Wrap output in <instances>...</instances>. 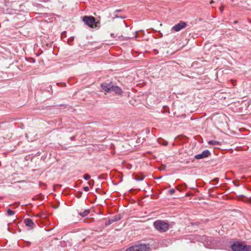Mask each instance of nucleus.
Segmentation results:
<instances>
[{"mask_svg": "<svg viewBox=\"0 0 251 251\" xmlns=\"http://www.w3.org/2000/svg\"><path fill=\"white\" fill-rule=\"evenodd\" d=\"M153 225L156 229L160 232H165L169 229V224L162 220H157L154 222Z\"/></svg>", "mask_w": 251, "mask_h": 251, "instance_id": "obj_1", "label": "nucleus"}, {"mask_svg": "<svg viewBox=\"0 0 251 251\" xmlns=\"http://www.w3.org/2000/svg\"><path fill=\"white\" fill-rule=\"evenodd\" d=\"M82 20L86 25L91 27L94 28L97 26L98 22L96 21L95 18L92 16H84Z\"/></svg>", "mask_w": 251, "mask_h": 251, "instance_id": "obj_2", "label": "nucleus"}, {"mask_svg": "<svg viewBox=\"0 0 251 251\" xmlns=\"http://www.w3.org/2000/svg\"><path fill=\"white\" fill-rule=\"evenodd\" d=\"M149 249L147 245L141 244L132 246L126 251H147Z\"/></svg>", "mask_w": 251, "mask_h": 251, "instance_id": "obj_3", "label": "nucleus"}, {"mask_svg": "<svg viewBox=\"0 0 251 251\" xmlns=\"http://www.w3.org/2000/svg\"><path fill=\"white\" fill-rule=\"evenodd\" d=\"M187 24L184 22H180L175 25L172 27V30L178 32L186 27Z\"/></svg>", "mask_w": 251, "mask_h": 251, "instance_id": "obj_4", "label": "nucleus"}, {"mask_svg": "<svg viewBox=\"0 0 251 251\" xmlns=\"http://www.w3.org/2000/svg\"><path fill=\"white\" fill-rule=\"evenodd\" d=\"M243 245L238 242H234L230 246L233 251H242Z\"/></svg>", "mask_w": 251, "mask_h": 251, "instance_id": "obj_5", "label": "nucleus"}, {"mask_svg": "<svg viewBox=\"0 0 251 251\" xmlns=\"http://www.w3.org/2000/svg\"><path fill=\"white\" fill-rule=\"evenodd\" d=\"M113 83L110 82L108 83H103L101 84L100 86L102 90L106 93H108L111 92Z\"/></svg>", "mask_w": 251, "mask_h": 251, "instance_id": "obj_6", "label": "nucleus"}, {"mask_svg": "<svg viewBox=\"0 0 251 251\" xmlns=\"http://www.w3.org/2000/svg\"><path fill=\"white\" fill-rule=\"evenodd\" d=\"M210 152L209 150L203 151L202 153L195 155L194 157L197 159H201L209 156Z\"/></svg>", "mask_w": 251, "mask_h": 251, "instance_id": "obj_7", "label": "nucleus"}, {"mask_svg": "<svg viewBox=\"0 0 251 251\" xmlns=\"http://www.w3.org/2000/svg\"><path fill=\"white\" fill-rule=\"evenodd\" d=\"M111 89V92H114L116 94L118 95H121L122 94V90L119 87L115 86L113 84Z\"/></svg>", "mask_w": 251, "mask_h": 251, "instance_id": "obj_8", "label": "nucleus"}, {"mask_svg": "<svg viewBox=\"0 0 251 251\" xmlns=\"http://www.w3.org/2000/svg\"><path fill=\"white\" fill-rule=\"evenodd\" d=\"M24 222L25 225L29 227L30 229L33 228L34 223L31 219L26 218L24 220Z\"/></svg>", "mask_w": 251, "mask_h": 251, "instance_id": "obj_9", "label": "nucleus"}, {"mask_svg": "<svg viewBox=\"0 0 251 251\" xmlns=\"http://www.w3.org/2000/svg\"><path fill=\"white\" fill-rule=\"evenodd\" d=\"M209 145H213V146H219L221 144L219 141H215V140H210L208 142Z\"/></svg>", "mask_w": 251, "mask_h": 251, "instance_id": "obj_10", "label": "nucleus"}, {"mask_svg": "<svg viewBox=\"0 0 251 251\" xmlns=\"http://www.w3.org/2000/svg\"><path fill=\"white\" fill-rule=\"evenodd\" d=\"M90 213V211L88 209H86V210H85L83 212H80L79 213V215L81 216V217H86V216H87L88 215V214H89Z\"/></svg>", "mask_w": 251, "mask_h": 251, "instance_id": "obj_11", "label": "nucleus"}, {"mask_svg": "<svg viewBox=\"0 0 251 251\" xmlns=\"http://www.w3.org/2000/svg\"><path fill=\"white\" fill-rule=\"evenodd\" d=\"M144 179V176L143 175H136L135 176V179L136 181H142Z\"/></svg>", "mask_w": 251, "mask_h": 251, "instance_id": "obj_12", "label": "nucleus"}, {"mask_svg": "<svg viewBox=\"0 0 251 251\" xmlns=\"http://www.w3.org/2000/svg\"><path fill=\"white\" fill-rule=\"evenodd\" d=\"M242 251H251V246L243 245Z\"/></svg>", "mask_w": 251, "mask_h": 251, "instance_id": "obj_13", "label": "nucleus"}, {"mask_svg": "<svg viewBox=\"0 0 251 251\" xmlns=\"http://www.w3.org/2000/svg\"><path fill=\"white\" fill-rule=\"evenodd\" d=\"M121 217L120 215H116L114 217H112V219L113 220L114 222H117L121 219Z\"/></svg>", "mask_w": 251, "mask_h": 251, "instance_id": "obj_14", "label": "nucleus"}, {"mask_svg": "<svg viewBox=\"0 0 251 251\" xmlns=\"http://www.w3.org/2000/svg\"><path fill=\"white\" fill-rule=\"evenodd\" d=\"M15 213V211L13 210H12L10 209L7 210V214L8 216H12Z\"/></svg>", "mask_w": 251, "mask_h": 251, "instance_id": "obj_15", "label": "nucleus"}, {"mask_svg": "<svg viewBox=\"0 0 251 251\" xmlns=\"http://www.w3.org/2000/svg\"><path fill=\"white\" fill-rule=\"evenodd\" d=\"M83 178L85 180H88L90 178V176L88 174H85L83 176Z\"/></svg>", "mask_w": 251, "mask_h": 251, "instance_id": "obj_16", "label": "nucleus"}, {"mask_svg": "<svg viewBox=\"0 0 251 251\" xmlns=\"http://www.w3.org/2000/svg\"><path fill=\"white\" fill-rule=\"evenodd\" d=\"M114 222L112 218H111L107 222H106L105 224L106 225H109Z\"/></svg>", "mask_w": 251, "mask_h": 251, "instance_id": "obj_17", "label": "nucleus"}, {"mask_svg": "<svg viewBox=\"0 0 251 251\" xmlns=\"http://www.w3.org/2000/svg\"><path fill=\"white\" fill-rule=\"evenodd\" d=\"M175 192V190L174 189H172L170 190V191H169V193H170V195L174 194Z\"/></svg>", "mask_w": 251, "mask_h": 251, "instance_id": "obj_18", "label": "nucleus"}, {"mask_svg": "<svg viewBox=\"0 0 251 251\" xmlns=\"http://www.w3.org/2000/svg\"><path fill=\"white\" fill-rule=\"evenodd\" d=\"M83 190H84L85 191L87 192V191H89V188H88V187H87V186H85V187H84L83 188Z\"/></svg>", "mask_w": 251, "mask_h": 251, "instance_id": "obj_19", "label": "nucleus"}, {"mask_svg": "<svg viewBox=\"0 0 251 251\" xmlns=\"http://www.w3.org/2000/svg\"><path fill=\"white\" fill-rule=\"evenodd\" d=\"M115 17H116V18H123V17H120V16H118L117 15H115Z\"/></svg>", "mask_w": 251, "mask_h": 251, "instance_id": "obj_20", "label": "nucleus"}, {"mask_svg": "<svg viewBox=\"0 0 251 251\" xmlns=\"http://www.w3.org/2000/svg\"><path fill=\"white\" fill-rule=\"evenodd\" d=\"M120 11H121V10H116L115 12V13L118 12H120Z\"/></svg>", "mask_w": 251, "mask_h": 251, "instance_id": "obj_21", "label": "nucleus"}, {"mask_svg": "<svg viewBox=\"0 0 251 251\" xmlns=\"http://www.w3.org/2000/svg\"><path fill=\"white\" fill-rule=\"evenodd\" d=\"M220 10L222 11L223 10V8L222 7H220Z\"/></svg>", "mask_w": 251, "mask_h": 251, "instance_id": "obj_22", "label": "nucleus"}, {"mask_svg": "<svg viewBox=\"0 0 251 251\" xmlns=\"http://www.w3.org/2000/svg\"><path fill=\"white\" fill-rule=\"evenodd\" d=\"M74 137H72V140L74 139Z\"/></svg>", "mask_w": 251, "mask_h": 251, "instance_id": "obj_23", "label": "nucleus"}]
</instances>
